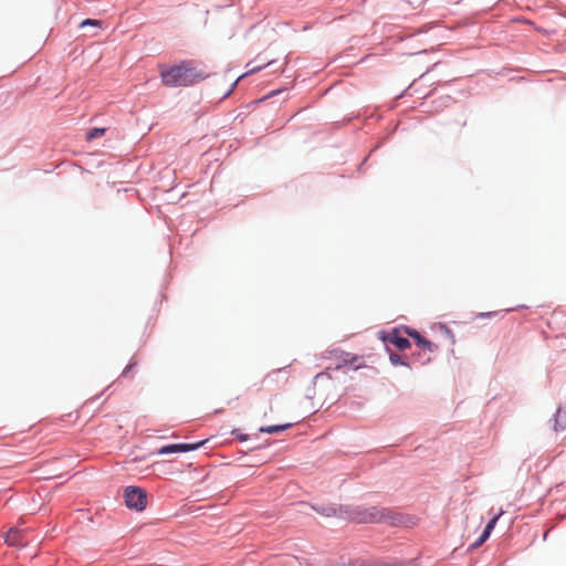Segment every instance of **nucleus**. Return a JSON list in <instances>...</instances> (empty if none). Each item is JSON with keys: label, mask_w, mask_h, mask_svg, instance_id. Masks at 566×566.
I'll use <instances>...</instances> for the list:
<instances>
[{"label": "nucleus", "mask_w": 566, "mask_h": 566, "mask_svg": "<svg viewBox=\"0 0 566 566\" xmlns=\"http://www.w3.org/2000/svg\"><path fill=\"white\" fill-rule=\"evenodd\" d=\"M104 133H105V128H98V127L92 128L86 133V139L93 140L95 138L103 136Z\"/></svg>", "instance_id": "12"}, {"label": "nucleus", "mask_w": 566, "mask_h": 566, "mask_svg": "<svg viewBox=\"0 0 566 566\" xmlns=\"http://www.w3.org/2000/svg\"><path fill=\"white\" fill-rule=\"evenodd\" d=\"M502 513H503V512L501 511L497 515H495L493 518H491V520L488 522V524L485 525V527H484V530H483V531H485L486 533H489V534L491 535V532H492V530L495 527L496 522H497L499 517L502 515Z\"/></svg>", "instance_id": "15"}, {"label": "nucleus", "mask_w": 566, "mask_h": 566, "mask_svg": "<svg viewBox=\"0 0 566 566\" xmlns=\"http://www.w3.org/2000/svg\"><path fill=\"white\" fill-rule=\"evenodd\" d=\"M325 377H327V378L329 379V376H327V374H326V373H318V374H316V375L314 376V379H313V380H314V382H316V381H318L319 379H323V378H325Z\"/></svg>", "instance_id": "20"}, {"label": "nucleus", "mask_w": 566, "mask_h": 566, "mask_svg": "<svg viewBox=\"0 0 566 566\" xmlns=\"http://www.w3.org/2000/svg\"><path fill=\"white\" fill-rule=\"evenodd\" d=\"M312 509L318 514L326 517H338L343 520H350L357 523H389L391 525L402 524V516L386 510L350 505H336V504H314Z\"/></svg>", "instance_id": "1"}, {"label": "nucleus", "mask_w": 566, "mask_h": 566, "mask_svg": "<svg viewBox=\"0 0 566 566\" xmlns=\"http://www.w3.org/2000/svg\"><path fill=\"white\" fill-rule=\"evenodd\" d=\"M136 366V363L135 361H130L126 367L125 369L123 370L122 375L123 376H127V374L129 373V370Z\"/></svg>", "instance_id": "19"}, {"label": "nucleus", "mask_w": 566, "mask_h": 566, "mask_svg": "<svg viewBox=\"0 0 566 566\" xmlns=\"http://www.w3.org/2000/svg\"><path fill=\"white\" fill-rule=\"evenodd\" d=\"M232 434L240 441H247L248 434L241 433L239 429H233Z\"/></svg>", "instance_id": "18"}, {"label": "nucleus", "mask_w": 566, "mask_h": 566, "mask_svg": "<svg viewBox=\"0 0 566 566\" xmlns=\"http://www.w3.org/2000/svg\"><path fill=\"white\" fill-rule=\"evenodd\" d=\"M163 83L169 87L189 86L205 78V75L188 63L174 65L160 72Z\"/></svg>", "instance_id": "2"}, {"label": "nucleus", "mask_w": 566, "mask_h": 566, "mask_svg": "<svg viewBox=\"0 0 566 566\" xmlns=\"http://www.w3.org/2000/svg\"><path fill=\"white\" fill-rule=\"evenodd\" d=\"M124 500L127 507L140 512L146 509L147 493L139 486H127L124 490Z\"/></svg>", "instance_id": "3"}, {"label": "nucleus", "mask_w": 566, "mask_h": 566, "mask_svg": "<svg viewBox=\"0 0 566 566\" xmlns=\"http://www.w3.org/2000/svg\"><path fill=\"white\" fill-rule=\"evenodd\" d=\"M101 23L102 22L99 20L86 19V20L81 22L80 27L84 28V27L91 25V27H98L99 28Z\"/></svg>", "instance_id": "16"}, {"label": "nucleus", "mask_w": 566, "mask_h": 566, "mask_svg": "<svg viewBox=\"0 0 566 566\" xmlns=\"http://www.w3.org/2000/svg\"><path fill=\"white\" fill-rule=\"evenodd\" d=\"M554 429L556 431L566 429V405L557 409Z\"/></svg>", "instance_id": "8"}, {"label": "nucleus", "mask_w": 566, "mask_h": 566, "mask_svg": "<svg viewBox=\"0 0 566 566\" xmlns=\"http://www.w3.org/2000/svg\"><path fill=\"white\" fill-rule=\"evenodd\" d=\"M291 426H292V423L266 426V427H261L259 429V431L262 433L273 434V433L282 432V431L289 429Z\"/></svg>", "instance_id": "9"}, {"label": "nucleus", "mask_w": 566, "mask_h": 566, "mask_svg": "<svg viewBox=\"0 0 566 566\" xmlns=\"http://www.w3.org/2000/svg\"><path fill=\"white\" fill-rule=\"evenodd\" d=\"M388 342H390L398 349H401V350L410 347V340L407 337H403L402 335H400V333L397 329H395L390 334Z\"/></svg>", "instance_id": "7"}, {"label": "nucleus", "mask_w": 566, "mask_h": 566, "mask_svg": "<svg viewBox=\"0 0 566 566\" xmlns=\"http://www.w3.org/2000/svg\"><path fill=\"white\" fill-rule=\"evenodd\" d=\"M223 410L222 409H217L214 412L216 413H221Z\"/></svg>", "instance_id": "21"}, {"label": "nucleus", "mask_w": 566, "mask_h": 566, "mask_svg": "<svg viewBox=\"0 0 566 566\" xmlns=\"http://www.w3.org/2000/svg\"><path fill=\"white\" fill-rule=\"evenodd\" d=\"M18 536H19V531H17V530H11V531L7 534L6 542H7L9 545H21L20 539L18 538Z\"/></svg>", "instance_id": "11"}, {"label": "nucleus", "mask_w": 566, "mask_h": 566, "mask_svg": "<svg viewBox=\"0 0 566 566\" xmlns=\"http://www.w3.org/2000/svg\"><path fill=\"white\" fill-rule=\"evenodd\" d=\"M206 443V440H202V441H198V442H195V443H174V444H168V446H164L163 448H160L158 450V454H171V453H176V452H189V451H195L197 449H199L201 446H203Z\"/></svg>", "instance_id": "5"}, {"label": "nucleus", "mask_w": 566, "mask_h": 566, "mask_svg": "<svg viewBox=\"0 0 566 566\" xmlns=\"http://www.w3.org/2000/svg\"><path fill=\"white\" fill-rule=\"evenodd\" d=\"M323 566H417L416 559L408 562L407 565H402L400 563H388L384 560L369 563L365 559H346L345 557H340L339 559L326 562Z\"/></svg>", "instance_id": "4"}, {"label": "nucleus", "mask_w": 566, "mask_h": 566, "mask_svg": "<svg viewBox=\"0 0 566 566\" xmlns=\"http://www.w3.org/2000/svg\"><path fill=\"white\" fill-rule=\"evenodd\" d=\"M515 308H506L504 311H502V313H509L511 311H514ZM499 314H501V312H482V313H479L476 315L478 318H490V317H494V316H497Z\"/></svg>", "instance_id": "13"}, {"label": "nucleus", "mask_w": 566, "mask_h": 566, "mask_svg": "<svg viewBox=\"0 0 566 566\" xmlns=\"http://www.w3.org/2000/svg\"><path fill=\"white\" fill-rule=\"evenodd\" d=\"M389 360L395 366H408V364L403 359H401V357L397 353H390Z\"/></svg>", "instance_id": "14"}, {"label": "nucleus", "mask_w": 566, "mask_h": 566, "mask_svg": "<svg viewBox=\"0 0 566 566\" xmlns=\"http://www.w3.org/2000/svg\"><path fill=\"white\" fill-rule=\"evenodd\" d=\"M263 66H258V67H253L251 69L249 72L242 74L241 76H239L234 82L233 84L231 85V87L229 88V91L224 94V97H228L232 91L234 90V87L237 86V84L239 83L240 80H242L243 77H245L248 74H251V73H255L258 71H260Z\"/></svg>", "instance_id": "10"}, {"label": "nucleus", "mask_w": 566, "mask_h": 566, "mask_svg": "<svg viewBox=\"0 0 566 566\" xmlns=\"http://www.w3.org/2000/svg\"><path fill=\"white\" fill-rule=\"evenodd\" d=\"M407 333L410 337H412L416 340L417 345L420 346L421 348L428 349L429 352H433L437 348V346L433 343L421 336L419 332L411 328H407Z\"/></svg>", "instance_id": "6"}, {"label": "nucleus", "mask_w": 566, "mask_h": 566, "mask_svg": "<svg viewBox=\"0 0 566 566\" xmlns=\"http://www.w3.org/2000/svg\"><path fill=\"white\" fill-rule=\"evenodd\" d=\"M490 537V534L483 531L476 542L472 545L473 547H478L481 544H483L488 538Z\"/></svg>", "instance_id": "17"}]
</instances>
